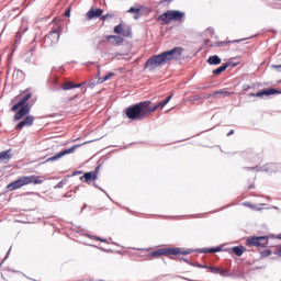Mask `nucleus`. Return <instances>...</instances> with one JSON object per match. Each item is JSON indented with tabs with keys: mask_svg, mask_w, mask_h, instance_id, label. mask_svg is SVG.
Returning <instances> with one entry per match:
<instances>
[{
	"mask_svg": "<svg viewBox=\"0 0 281 281\" xmlns=\"http://www.w3.org/2000/svg\"><path fill=\"white\" fill-rule=\"evenodd\" d=\"M183 55V47L177 46L172 49L162 52L158 55H153L149 57L145 65L144 69H148L149 71H155L157 67H161V65H166V63H170V60H179Z\"/></svg>",
	"mask_w": 281,
	"mask_h": 281,
	"instance_id": "1",
	"label": "nucleus"
},
{
	"mask_svg": "<svg viewBox=\"0 0 281 281\" xmlns=\"http://www.w3.org/2000/svg\"><path fill=\"white\" fill-rule=\"evenodd\" d=\"M150 104H153L150 100L138 102L127 106L124 113L128 120L142 122L146 120L147 115H150Z\"/></svg>",
	"mask_w": 281,
	"mask_h": 281,
	"instance_id": "2",
	"label": "nucleus"
},
{
	"mask_svg": "<svg viewBox=\"0 0 281 281\" xmlns=\"http://www.w3.org/2000/svg\"><path fill=\"white\" fill-rule=\"evenodd\" d=\"M30 183L33 186H41L43 180L40 176H22L18 180L10 182L7 186V190L8 192H13V190H19L23 188V186H30Z\"/></svg>",
	"mask_w": 281,
	"mask_h": 281,
	"instance_id": "3",
	"label": "nucleus"
},
{
	"mask_svg": "<svg viewBox=\"0 0 281 281\" xmlns=\"http://www.w3.org/2000/svg\"><path fill=\"white\" fill-rule=\"evenodd\" d=\"M183 16H186V12L183 11L168 10L158 16V22L161 21L162 25L170 24V21H178L179 23H182Z\"/></svg>",
	"mask_w": 281,
	"mask_h": 281,
	"instance_id": "4",
	"label": "nucleus"
},
{
	"mask_svg": "<svg viewBox=\"0 0 281 281\" xmlns=\"http://www.w3.org/2000/svg\"><path fill=\"white\" fill-rule=\"evenodd\" d=\"M192 254V249L181 251V248H160L149 254L150 258H157L159 256H188Z\"/></svg>",
	"mask_w": 281,
	"mask_h": 281,
	"instance_id": "5",
	"label": "nucleus"
},
{
	"mask_svg": "<svg viewBox=\"0 0 281 281\" xmlns=\"http://www.w3.org/2000/svg\"><path fill=\"white\" fill-rule=\"evenodd\" d=\"M30 98H32V92L26 93L19 102L22 105V108L19 109V111L15 113L14 115V120L19 121V120H23V117H25V115H27L31 111V106L27 103V101L30 100Z\"/></svg>",
	"mask_w": 281,
	"mask_h": 281,
	"instance_id": "6",
	"label": "nucleus"
},
{
	"mask_svg": "<svg viewBox=\"0 0 281 281\" xmlns=\"http://www.w3.org/2000/svg\"><path fill=\"white\" fill-rule=\"evenodd\" d=\"M60 41V29H53L45 37H44V47H52L56 45Z\"/></svg>",
	"mask_w": 281,
	"mask_h": 281,
	"instance_id": "7",
	"label": "nucleus"
},
{
	"mask_svg": "<svg viewBox=\"0 0 281 281\" xmlns=\"http://www.w3.org/2000/svg\"><path fill=\"white\" fill-rule=\"evenodd\" d=\"M269 240V236H252L248 237L246 240V245L248 247H267Z\"/></svg>",
	"mask_w": 281,
	"mask_h": 281,
	"instance_id": "8",
	"label": "nucleus"
},
{
	"mask_svg": "<svg viewBox=\"0 0 281 281\" xmlns=\"http://www.w3.org/2000/svg\"><path fill=\"white\" fill-rule=\"evenodd\" d=\"M114 34H121V36H124L125 38H133V27L126 24H119L114 27Z\"/></svg>",
	"mask_w": 281,
	"mask_h": 281,
	"instance_id": "9",
	"label": "nucleus"
},
{
	"mask_svg": "<svg viewBox=\"0 0 281 281\" xmlns=\"http://www.w3.org/2000/svg\"><path fill=\"white\" fill-rule=\"evenodd\" d=\"M280 93H281V90H278L276 88H268V89H262L257 93L250 92L249 95L251 98H265V97L269 98V95H280Z\"/></svg>",
	"mask_w": 281,
	"mask_h": 281,
	"instance_id": "10",
	"label": "nucleus"
},
{
	"mask_svg": "<svg viewBox=\"0 0 281 281\" xmlns=\"http://www.w3.org/2000/svg\"><path fill=\"white\" fill-rule=\"evenodd\" d=\"M80 145H75L68 149H64L59 153H57L56 155L49 157L46 159L47 161H58V159H60L61 157H65V155H71V153H75L76 148H79Z\"/></svg>",
	"mask_w": 281,
	"mask_h": 281,
	"instance_id": "11",
	"label": "nucleus"
},
{
	"mask_svg": "<svg viewBox=\"0 0 281 281\" xmlns=\"http://www.w3.org/2000/svg\"><path fill=\"white\" fill-rule=\"evenodd\" d=\"M276 165L273 162L270 164H266L262 167H244V170H256L257 172H268L269 175H271L273 172V167Z\"/></svg>",
	"mask_w": 281,
	"mask_h": 281,
	"instance_id": "12",
	"label": "nucleus"
},
{
	"mask_svg": "<svg viewBox=\"0 0 281 281\" xmlns=\"http://www.w3.org/2000/svg\"><path fill=\"white\" fill-rule=\"evenodd\" d=\"M102 14H104V10L103 9H95V8H91L86 16L88 19V21H93V19H101Z\"/></svg>",
	"mask_w": 281,
	"mask_h": 281,
	"instance_id": "13",
	"label": "nucleus"
},
{
	"mask_svg": "<svg viewBox=\"0 0 281 281\" xmlns=\"http://www.w3.org/2000/svg\"><path fill=\"white\" fill-rule=\"evenodd\" d=\"M33 124H34V116L27 115L26 117H24V119L15 126V130H16V131H23V128H25V126H32Z\"/></svg>",
	"mask_w": 281,
	"mask_h": 281,
	"instance_id": "14",
	"label": "nucleus"
},
{
	"mask_svg": "<svg viewBox=\"0 0 281 281\" xmlns=\"http://www.w3.org/2000/svg\"><path fill=\"white\" fill-rule=\"evenodd\" d=\"M170 100H172V94L168 95L165 100L156 103L154 106L149 105V114L155 113V111H157V109H164V106H166V104H168V102H170Z\"/></svg>",
	"mask_w": 281,
	"mask_h": 281,
	"instance_id": "15",
	"label": "nucleus"
},
{
	"mask_svg": "<svg viewBox=\"0 0 281 281\" xmlns=\"http://www.w3.org/2000/svg\"><path fill=\"white\" fill-rule=\"evenodd\" d=\"M104 38L110 45H120L121 43H124V38L120 35H105Z\"/></svg>",
	"mask_w": 281,
	"mask_h": 281,
	"instance_id": "16",
	"label": "nucleus"
},
{
	"mask_svg": "<svg viewBox=\"0 0 281 281\" xmlns=\"http://www.w3.org/2000/svg\"><path fill=\"white\" fill-rule=\"evenodd\" d=\"M12 159V149L0 151V164H9Z\"/></svg>",
	"mask_w": 281,
	"mask_h": 281,
	"instance_id": "17",
	"label": "nucleus"
},
{
	"mask_svg": "<svg viewBox=\"0 0 281 281\" xmlns=\"http://www.w3.org/2000/svg\"><path fill=\"white\" fill-rule=\"evenodd\" d=\"M218 251H223V248L221 246L214 247V248H200L198 249L199 254H218Z\"/></svg>",
	"mask_w": 281,
	"mask_h": 281,
	"instance_id": "18",
	"label": "nucleus"
},
{
	"mask_svg": "<svg viewBox=\"0 0 281 281\" xmlns=\"http://www.w3.org/2000/svg\"><path fill=\"white\" fill-rule=\"evenodd\" d=\"M232 66V63L227 61V63H224L222 66H220L218 68L216 69H213L212 70V74L214 76H221L223 74V71H225L228 67Z\"/></svg>",
	"mask_w": 281,
	"mask_h": 281,
	"instance_id": "19",
	"label": "nucleus"
},
{
	"mask_svg": "<svg viewBox=\"0 0 281 281\" xmlns=\"http://www.w3.org/2000/svg\"><path fill=\"white\" fill-rule=\"evenodd\" d=\"M80 87H82V83H74L71 81H67L61 86V89L64 91H69L71 89H80Z\"/></svg>",
	"mask_w": 281,
	"mask_h": 281,
	"instance_id": "20",
	"label": "nucleus"
},
{
	"mask_svg": "<svg viewBox=\"0 0 281 281\" xmlns=\"http://www.w3.org/2000/svg\"><path fill=\"white\" fill-rule=\"evenodd\" d=\"M206 63H209L210 65H221V63H223V59H221L218 55H211L209 56Z\"/></svg>",
	"mask_w": 281,
	"mask_h": 281,
	"instance_id": "21",
	"label": "nucleus"
},
{
	"mask_svg": "<svg viewBox=\"0 0 281 281\" xmlns=\"http://www.w3.org/2000/svg\"><path fill=\"white\" fill-rule=\"evenodd\" d=\"M80 181L82 183H87L88 186H91L93 179H92V176H91V171H88L86 173H83V176L80 177Z\"/></svg>",
	"mask_w": 281,
	"mask_h": 281,
	"instance_id": "22",
	"label": "nucleus"
},
{
	"mask_svg": "<svg viewBox=\"0 0 281 281\" xmlns=\"http://www.w3.org/2000/svg\"><path fill=\"white\" fill-rule=\"evenodd\" d=\"M233 254H235V256H243V254H245V251H247V248H245V246L239 245V246H235L232 248Z\"/></svg>",
	"mask_w": 281,
	"mask_h": 281,
	"instance_id": "23",
	"label": "nucleus"
},
{
	"mask_svg": "<svg viewBox=\"0 0 281 281\" xmlns=\"http://www.w3.org/2000/svg\"><path fill=\"white\" fill-rule=\"evenodd\" d=\"M113 76H115V72H109L104 77H99L97 85H102L103 82H106V80H111V78H113Z\"/></svg>",
	"mask_w": 281,
	"mask_h": 281,
	"instance_id": "24",
	"label": "nucleus"
},
{
	"mask_svg": "<svg viewBox=\"0 0 281 281\" xmlns=\"http://www.w3.org/2000/svg\"><path fill=\"white\" fill-rule=\"evenodd\" d=\"M142 8H143V7H139V8L132 7V8L128 9L127 12H128L130 14H136V15L134 16V19H139V12H142Z\"/></svg>",
	"mask_w": 281,
	"mask_h": 281,
	"instance_id": "25",
	"label": "nucleus"
},
{
	"mask_svg": "<svg viewBox=\"0 0 281 281\" xmlns=\"http://www.w3.org/2000/svg\"><path fill=\"white\" fill-rule=\"evenodd\" d=\"M233 95L234 92L226 91L225 89H220L217 91H214L212 95Z\"/></svg>",
	"mask_w": 281,
	"mask_h": 281,
	"instance_id": "26",
	"label": "nucleus"
},
{
	"mask_svg": "<svg viewBox=\"0 0 281 281\" xmlns=\"http://www.w3.org/2000/svg\"><path fill=\"white\" fill-rule=\"evenodd\" d=\"M109 19H115V14L106 13L104 15H101L100 21H109Z\"/></svg>",
	"mask_w": 281,
	"mask_h": 281,
	"instance_id": "27",
	"label": "nucleus"
},
{
	"mask_svg": "<svg viewBox=\"0 0 281 281\" xmlns=\"http://www.w3.org/2000/svg\"><path fill=\"white\" fill-rule=\"evenodd\" d=\"M218 274L222 276V278H229V276H232V274L229 273V270H227V269H221V268H220Z\"/></svg>",
	"mask_w": 281,
	"mask_h": 281,
	"instance_id": "28",
	"label": "nucleus"
},
{
	"mask_svg": "<svg viewBox=\"0 0 281 281\" xmlns=\"http://www.w3.org/2000/svg\"><path fill=\"white\" fill-rule=\"evenodd\" d=\"M270 7L274 8L276 10H280V8H281V0H276L274 2H270Z\"/></svg>",
	"mask_w": 281,
	"mask_h": 281,
	"instance_id": "29",
	"label": "nucleus"
},
{
	"mask_svg": "<svg viewBox=\"0 0 281 281\" xmlns=\"http://www.w3.org/2000/svg\"><path fill=\"white\" fill-rule=\"evenodd\" d=\"M261 258H268V256H271V249H265L260 252Z\"/></svg>",
	"mask_w": 281,
	"mask_h": 281,
	"instance_id": "30",
	"label": "nucleus"
},
{
	"mask_svg": "<svg viewBox=\"0 0 281 281\" xmlns=\"http://www.w3.org/2000/svg\"><path fill=\"white\" fill-rule=\"evenodd\" d=\"M206 269H209L211 273H221V268L218 267H207Z\"/></svg>",
	"mask_w": 281,
	"mask_h": 281,
	"instance_id": "31",
	"label": "nucleus"
},
{
	"mask_svg": "<svg viewBox=\"0 0 281 281\" xmlns=\"http://www.w3.org/2000/svg\"><path fill=\"white\" fill-rule=\"evenodd\" d=\"M23 105L21 104V102L19 101L18 103H15L12 108L11 111L14 113L16 112L18 109H22Z\"/></svg>",
	"mask_w": 281,
	"mask_h": 281,
	"instance_id": "32",
	"label": "nucleus"
},
{
	"mask_svg": "<svg viewBox=\"0 0 281 281\" xmlns=\"http://www.w3.org/2000/svg\"><path fill=\"white\" fill-rule=\"evenodd\" d=\"M104 45H106V41L105 40H100L98 42L97 49H102V47H104Z\"/></svg>",
	"mask_w": 281,
	"mask_h": 281,
	"instance_id": "33",
	"label": "nucleus"
},
{
	"mask_svg": "<svg viewBox=\"0 0 281 281\" xmlns=\"http://www.w3.org/2000/svg\"><path fill=\"white\" fill-rule=\"evenodd\" d=\"M87 238H91L92 240H99L100 243H102L103 238L101 237H95L91 234H86Z\"/></svg>",
	"mask_w": 281,
	"mask_h": 281,
	"instance_id": "34",
	"label": "nucleus"
},
{
	"mask_svg": "<svg viewBox=\"0 0 281 281\" xmlns=\"http://www.w3.org/2000/svg\"><path fill=\"white\" fill-rule=\"evenodd\" d=\"M12 247H10V249L8 250L4 259L0 262V267L3 265V262H5V260H8V257L10 256V251H11Z\"/></svg>",
	"mask_w": 281,
	"mask_h": 281,
	"instance_id": "35",
	"label": "nucleus"
},
{
	"mask_svg": "<svg viewBox=\"0 0 281 281\" xmlns=\"http://www.w3.org/2000/svg\"><path fill=\"white\" fill-rule=\"evenodd\" d=\"M192 267H198V269H207V266H203L201 263H193Z\"/></svg>",
	"mask_w": 281,
	"mask_h": 281,
	"instance_id": "36",
	"label": "nucleus"
},
{
	"mask_svg": "<svg viewBox=\"0 0 281 281\" xmlns=\"http://www.w3.org/2000/svg\"><path fill=\"white\" fill-rule=\"evenodd\" d=\"M64 14L67 18L71 16V8H67Z\"/></svg>",
	"mask_w": 281,
	"mask_h": 281,
	"instance_id": "37",
	"label": "nucleus"
},
{
	"mask_svg": "<svg viewBox=\"0 0 281 281\" xmlns=\"http://www.w3.org/2000/svg\"><path fill=\"white\" fill-rule=\"evenodd\" d=\"M65 186V180H61L59 183L55 186V189L63 188Z\"/></svg>",
	"mask_w": 281,
	"mask_h": 281,
	"instance_id": "38",
	"label": "nucleus"
},
{
	"mask_svg": "<svg viewBox=\"0 0 281 281\" xmlns=\"http://www.w3.org/2000/svg\"><path fill=\"white\" fill-rule=\"evenodd\" d=\"M229 42H217V47H225Z\"/></svg>",
	"mask_w": 281,
	"mask_h": 281,
	"instance_id": "39",
	"label": "nucleus"
},
{
	"mask_svg": "<svg viewBox=\"0 0 281 281\" xmlns=\"http://www.w3.org/2000/svg\"><path fill=\"white\" fill-rule=\"evenodd\" d=\"M179 260H183V262H187V265H191V267H192V265H194V263L190 262V260L188 258H179Z\"/></svg>",
	"mask_w": 281,
	"mask_h": 281,
	"instance_id": "40",
	"label": "nucleus"
},
{
	"mask_svg": "<svg viewBox=\"0 0 281 281\" xmlns=\"http://www.w3.org/2000/svg\"><path fill=\"white\" fill-rule=\"evenodd\" d=\"M100 168H101V166L99 165V166H97L95 168H94V171H92L94 175H99L100 173Z\"/></svg>",
	"mask_w": 281,
	"mask_h": 281,
	"instance_id": "41",
	"label": "nucleus"
},
{
	"mask_svg": "<svg viewBox=\"0 0 281 281\" xmlns=\"http://www.w3.org/2000/svg\"><path fill=\"white\" fill-rule=\"evenodd\" d=\"M272 69H277V71H281V65H272Z\"/></svg>",
	"mask_w": 281,
	"mask_h": 281,
	"instance_id": "42",
	"label": "nucleus"
},
{
	"mask_svg": "<svg viewBox=\"0 0 281 281\" xmlns=\"http://www.w3.org/2000/svg\"><path fill=\"white\" fill-rule=\"evenodd\" d=\"M78 175H82V171H80V170L74 171L72 175H71V177H76V176H78Z\"/></svg>",
	"mask_w": 281,
	"mask_h": 281,
	"instance_id": "43",
	"label": "nucleus"
},
{
	"mask_svg": "<svg viewBox=\"0 0 281 281\" xmlns=\"http://www.w3.org/2000/svg\"><path fill=\"white\" fill-rule=\"evenodd\" d=\"M92 181H95L98 179V173L91 172Z\"/></svg>",
	"mask_w": 281,
	"mask_h": 281,
	"instance_id": "44",
	"label": "nucleus"
},
{
	"mask_svg": "<svg viewBox=\"0 0 281 281\" xmlns=\"http://www.w3.org/2000/svg\"><path fill=\"white\" fill-rule=\"evenodd\" d=\"M243 89H244V91H248V89H251V87H249V85H244Z\"/></svg>",
	"mask_w": 281,
	"mask_h": 281,
	"instance_id": "45",
	"label": "nucleus"
},
{
	"mask_svg": "<svg viewBox=\"0 0 281 281\" xmlns=\"http://www.w3.org/2000/svg\"><path fill=\"white\" fill-rule=\"evenodd\" d=\"M95 85H98L95 81H92V82H90L89 83V87L91 88V89H93V87H95Z\"/></svg>",
	"mask_w": 281,
	"mask_h": 281,
	"instance_id": "46",
	"label": "nucleus"
},
{
	"mask_svg": "<svg viewBox=\"0 0 281 281\" xmlns=\"http://www.w3.org/2000/svg\"><path fill=\"white\" fill-rule=\"evenodd\" d=\"M276 256H281V248H279L277 251H274Z\"/></svg>",
	"mask_w": 281,
	"mask_h": 281,
	"instance_id": "47",
	"label": "nucleus"
},
{
	"mask_svg": "<svg viewBox=\"0 0 281 281\" xmlns=\"http://www.w3.org/2000/svg\"><path fill=\"white\" fill-rule=\"evenodd\" d=\"M231 135H234V130H231V131L227 133V137H231Z\"/></svg>",
	"mask_w": 281,
	"mask_h": 281,
	"instance_id": "48",
	"label": "nucleus"
},
{
	"mask_svg": "<svg viewBox=\"0 0 281 281\" xmlns=\"http://www.w3.org/2000/svg\"><path fill=\"white\" fill-rule=\"evenodd\" d=\"M93 186L97 188V190H102V187L98 186V183H93Z\"/></svg>",
	"mask_w": 281,
	"mask_h": 281,
	"instance_id": "49",
	"label": "nucleus"
},
{
	"mask_svg": "<svg viewBox=\"0 0 281 281\" xmlns=\"http://www.w3.org/2000/svg\"><path fill=\"white\" fill-rule=\"evenodd\" d=\"M256 188L255 184H249L248 190H254Z\"/></svg>",
	"mask_w": 281,
	"mask_h": 281,
	"instance_id": "50",
	"label": "nucleus"
},
{
	"mask_svg": "<svg viewBox=\"0 0 281 281\" xmlns=\"http://www.w3.org/2000/svg\"><path fill=\"white\" fill-rule=\"evenodd\" d=\"M34 52H36V47H31V48H30V53L32 54V53H34Z\"/></svg>",
	"mask_w": 281,
	"mask_h": 281,
	"instance_id": "51",
	"label": "nucleus"
},
{
	"mask_svg": "<svg viewBox=\"0 0 281 281\" xmlns=\"http://www.w3.org/2000/svg\"><path fill=\"white\" fill-rule=\"evenodd\" d=\"M240 41L243 40H236V41H233V43H240Z\"/></svg>",
	"mask_w": 281,
	"mask_h": 281,
	"instance_id": "52",
	"label": "nucleus"
},
{
	"mask_svg": "<svg viewBox=\"0 0 281 281\" xmlns=\"http://www.w3.org/2000/svg\"><path fill=\"white\" fill-rule=\"evenodd\" d=\"M98 76H100V66H98Z\"/></svg>",
	"mask_w": 281,
	"mask_h": 281,
	"instance_id": "53",
	"label": "nucleus"
},
{
	"mask_svg": "<svg viewBox=\"0 0 281 281\" xmlns=\"http://www.w3.org/2000/svg\"><path fill=\"white\" fill-rule=\"evenodd\" d=\"M166 1H167V3H172L173 0H166Z\"/></svg>",
	"mask_w": 281,
	"mask_h": 281,
	"instance_id": "54",
	"label": "nucleus"
},
{
	"mask_svg": "<svg viewBox=\"0 0 281 281\" xmlns=\"http://www.w3.org/2000/svg\"><path fill=\"white\" fill-rule=\"evenodd\" d=\"M105 195L108 196V199H110V200H111V195H109V193H105Z\"/></svg>",
	"mask_w": 281,
	"mask_h": 281,
	"instance_id": "55",
	"label": "nucleus"
},
{
	"mask_svg": "<svg viewBox=\"0 0 281 281\" xmlns=\"http://www.w3.org/2000/svg\"><path fill=\"white\" fill-rule=\"evenodd\" d=\"M101 192H103V194H106V191H104V189H102Z\"/></svg>",
	"mask_w": 281,
	"mask_h": 281,
	"instance_id": "56",
	"label": "nucleus"
},
{
	"mask_svg": "<svg viewBox=\"0 0 281 281\" xmlns=\"http://www.w3.org/2000/svg\"><path fill=\"white\" fill-rule=\"evenodd\" d=\"M278 239L281 240V234L278 235Z\"/></svg>",
	"mask_w": 281,
	"mask_h": 281,
	"instance_id": "57",
	"label": "nucleus"
},
{
	"mask_svg": "<svg viewBox=\"0 0 281 281\" xmlns=\"http://www.w3.org/2000/svg\"><path fill=\"white\" fill-rule=\"evenodd\" d=\"M82 210H87V205H83Z\"/></svg>",
	"mask_w": 281,
	"mask_h": 281,
	"instance_id": "58",
	"label": "nucleus"
},
{
	"mask_svg": "<svg viewBox=\"0 0 281 281\" xmlns=\"http://www.w3.org/2000/svg\"><path fill=\"white\" fill-rule=\"evenodd\" d=\"M101 243H106V239L101 240Z\"/></svg>",
	"mask_w": 281,
	"mask_h": 281,
	"instance_id": "59",
	"label": "nucleus"
},
{
	"mask_svg": "<svg viewBox=\"0 0 281 281\" xmlns=\"http://www.w3.org/2000/svg\"><path fill=\"white\" fill-rule=\"evenodd\" d=\"M56 82H58V80L55 79V80H54V83L56 85Z\"/></svg>",
	"mask_w": 281,
	"mask_h": 281,
	"instance_id": "60",
	"label": "nucleus"
},
{
	"mask_svg": "<svg viewBox=\"0 0 281 281\" xmlns=\"http://www.w3.org/2000/svg\"><path fill=\"white\" fill-rule=\"evenodd\" d=\"M279 85H281V79L279 80Z\"/></svg>",
	"mask_w": 281,
	"mask_h": 281,
	"instance_id": "61",
	"label": "nucleus"
},
{
	"mask_svg": "<svg viewBox=\"0 0 281 281\" xmlns=\"http://www.w3.org/2000/svg\"><path fill=\"white\" fill-rule=\"evenodd\" d=\"M171 260H175V257H171Z\"/></svg>",
	"mask_w": 281,
	"mask_h": 281,
	"instance_id": "62",
	"label": "nucleus"
}]
</instances>
